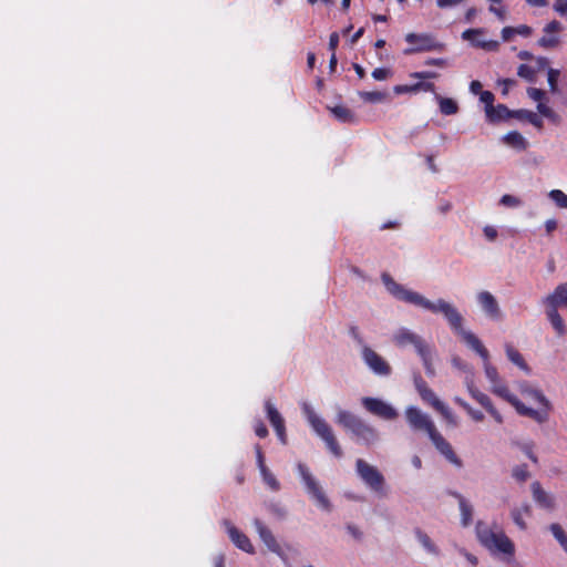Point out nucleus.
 I'll use <instances>...</instances> for the list:
<instances>
[{"mask_svg":"<svg viewBox=\"0 0 567 567\" xmlns=\"http://www.w3.org/2000/svg\"><path fill=\"white\" fill-rule=\"evenodd\" d=\"M381 280L389 293H391L395 299L421 307L433 313H442L447 320L451 329L458 334L471 349H473L483 360H487L489 358L488 350L484 347L481 340L473 332L463 329V317L453 305L444 299L431 301L419 292L404 288L388 272H383L381 275Z\"/></svg>","mask_w":567,"mask_h":567,"instance_id":"f257e3e1","label":"nucleus"},{"mask_svg":"<svg viewBox=\"0 0 567 567\" xmlns=\"http://www.w3.org/2000/svg\"><path fill=\"white\" fill-rule=\"evenodd\" d=\"M483 361L485 375L491 382V391L495 395L502 398L511 405H513L519 415L527 416L539 424L548 421L551 404L542 391L532 388L523 389L522 392L524 394H527L540 405L539 409L526 406L522 401L518 400L515 394L509 391L508 386L501 380L497 369L489 363V358Z\"/></svg>","mask_w":567,"mask_h":567,"instance_id":"f03ea898","label":"nucleus"},{"mask_svg":"<svg viewBox=\"0 0 567 567\" xmlns=\"http://www.w3.org/2000/svg\"><path fill=\"white\" fill-rule=\"evenodd\" d=\"M475 532L481 545L493 555L502 554L514 557L515 545L498 526L494 525L492 527L480 520L476 524Z\"/></svg>","mask_w":567,"mask_h":567,"instance_id":"7ed1b4c3","label":"nucleus"},{"mask_svg":"<svg viewBox=\"0 0 567 567\" xmlns=\"http://www.w3.org/2000/svg\"><path fill=\"white\" fill-rule=\"evenodd\" d=\"M336 422L342 426L344 431L350 433L351 437L358 444L369 447L379 441L377 429L349 411L340 410L337 414Z\"/></svg>","mask_w":567,"mask_h":567,"instance_id":"20e7f679","label":"nucleus"},{"mask_svg":"<svg viewBox=\"0 0 567 567\" xmlns=\"http://www.w3.org/2000/svg\"><path fill=\"white\" fill-rule=\"evenodd\" d=\"M307 420L316 434L324 442L329 452L340 458L343 455L342 449L333 433L332 427L312 410L306 409Z\"/></svg>","mask_w":567,"mask_h":567,"instance_id":"39448f33","label":"nucleus"},{"mask_svg":"<svg viewBox=\"0 0 567 567\" xmlns=\"http://www.w3.org/2000/svg\"><path fill=\"white\" fill-rule=\"evenodd\" d=\"M393 341L398 347L404 348L412 344L417 354L421 357L425 371L427 374H433V368L431 363V351L426 342L416 333L408 330L400 329L393 337Z\"/></svg>","mask_w":567,"mask_h":567,"instance_id":"423d86ee","label":"nucleus"},{"mask_svg":"<svg viewBox=\"0 0 567 567\" xmlns=\"http://www.w3.org/2000/svg\"><path fill=\"white\" fill-rule=\"evenodd\" d=\"M298 472L299 475L306 486L307 493L310 495V497L317 503V505L322 508L326 512L332 511V505L324 494L323 489L317 482V480L313 477V475L310 473L309 468L302 464H298Z\"/></svg>","mask_w":567,"mask_h":567,"instance_id":"0eeeda50","label":"nucleus"},{"mask_svg":"<svg viewBox=\"0 0 567 567\" xmlns=\"http://www.w3.org/2000/svg\"><path fill=\"white\" fill-rule=\"evenodd\" d=\"M355 467L358 475L369 488H371L375 493L383 494L385 480L377 467L370 465L362 458L357 460Z\"/></svg>","mask_w":567,"mask_h":567,"instance_id":"6e6552de","label":"nucleus"},{"mask_svg":"<svg viewBox=\"0 0 567 567\" xmlns=\"http://www.w3.org/2000/svg\"><path fill=\"white\" fill-rule=\"evenodd\" d=\"M405 41L411 44H415L412 48H408L404 50V54H413L419 52H430V51H442L444 49V44L436 41L435 38L427 33H408L405 35Z\"/></svg>","mask_w":567,"mask_h":567,"instance_id":"1a4fd4ad","label":"nucleus"},{"mask_svg":"<svg viewBox=\"0 0 567 567\" xmlns=\"http://www.w3.org/2000/svg\"><path fill=\"white\" fill-rule=\"evenodd\" d=\"M362 406L371 414L383 420H394L398 412L393 406L378 398L363 396L361 399Z\"/></svg>","mask_w":567,"mask_h":567,"instance_id":"9d476101","label":"nucleus"},{"mask_svg":"<svg viewBox=\"0 0 567 567\" xmlns=\"http://www.w3.org/2000/svg\"><path fill=\"white\" fill-rule=\"evenodd\" d=\"M405 417L413 430L424 431L427 435L436 427L430 416L415 406L405 410Z\"/></svg>","mask_w":567,"mask_h":567,"instance_id":"9b49d317","label":"nucleus"},{"mask_svg":"<svg viewBox=\"0 0 567 567\" xmlns=\"http://www.w3.org/2000/svg\"><path fill=\"white\" fill-rule=\"evenodd\" d=\"M362 359L365 364L378 375H390L391 367L390 364L374 350H372L368 346L362 347Z\"/></svg>","mask_w":567,"mask_h":567,"instance_id":"f8f14e48","label":"nucleus"},{"mask_svg":"<svg viewBox=\"0 0 567 567\" xmlns=\"http://www.w3.org/2000/svg\"><path fill=\"white\" fill-rule=\"evenodd\" d=\"M430 440L436 447V450L443 454L446 460H449L451 463L461 466L462 462L453 451V447L451 444L443 437V435L436 430H432V432L429 434Z\"/></svg>","mask_w":567,"mask_h":567,"instance_id":"ddd939ff","label":"nucleus"},{"mask_svg":"<svg viewBox=\"0 0 567 567\" xmlns=\"http://www.w3.org/2000/svg\"><path fill=\"white\" fill-rule=\"evenodd\" d=\"M468 392L471 396L480 403L487 413L491 414V416L498 423L502 424L504 422L502 414L498 412V410L494 406L492 400L489 396L483 392H481L478 389H476L473 385H468Z\"/></svg>","mask_w":567,"mask_h":567,"instance_id":"4468645a","label":"nucleus"},{"mask_svg":"<svg viewBox=\"0 0 567 567\" xmlns=\"http://www.w3.org/2000/svg\"><path fill=\"white\" fill-rule=\"evenodd\" d=\"M265 409L267 412L268 420L272 427L275 429L279 440L282 444H286L287 436H286V427H285V421L281 416V414L278 412V410L275 408V405L270 401H266Z\"/></svg>","mask_w":567,"mask_h":567,"instance_id":"2eb2a0df","label":"nucleus"},{"mask_svg":"<svg viewBox=\"0 0 567 567\" xmlns=\"http://www.w3.org/2000/svg\"><path fill=\"white\" fill-rule=\"evenodd\" d=\"M477 301L482 307L483 311L493 320H498L502 317V312L497 300L489 291H481L477 295Z\"/></svg>","mask_w":567,"mask_h":567,"instance_id":"dca6fc26","label":"nucleus"},{"mask_svg":"<svg viewBox=\"0 0 567 567\" xmlns=\"http://www.w3.org/2000/svg\"><path fill=\"white\" fill-rule=\"evenodd\" d=\"M224 525L227 528L228 536L230 540L241 550L252 554L254 553V546L250 542V539L241 533L237 527L231 525L230 522L225 520Z\"/></svg>","mask_w":567,"mask_h":567,"instance_id":"f3484780","label":"nucleus"},{"mask_svg":"<svg viewBox=\"0 0 567 567\" xmlns=\"http://www.w3.org/2000/svg\"><path fill=\"white\" fill-rule=\"evenodd\" d=\"M543 303L547 308L558 309L567 303V281L558 285L551 293L543 299Z\"/></svg>","mask_w":567,"mask_h":567,"instance_id":"a211bd4d","label":"nucleus"},{"mask_svg":"<svg viewBox=\"0 0 567 567\" xmlns=\"http://www.w3.org/2000/svg\"><path fill=\"white\" fill-rule=\"evenodd\" d=\"M254 526H255L260 539L265 543V545L268 547V549L277 553L280 549V546L277 543L271 530L258 518H256L254 520Z\"/></svg>","mask_w":567,"mask_h":567,"instance_id":"6ab92c4d","label":"nucleus"},{"mask_svg":"<svg viewBox=\"0 0 567 567\" xmlns=\"http://www.w3.org/2000/svg\"><path fill=\"white\" fill-rule=\"evenodd\" d=\"M534 501L543 508L553 509L555 506L554 498L542 487L538 481L530 485Z\"/></svg>","mask_w":567,"mask_h":567,"instance_id":"aec40b11","label":"nucleus"},{"mask_svg":"<svg viewBox=\"0 0 567 567\" xmlns=\"http://www.w3.org/2000/svg\"><path fill=\"white\" fill-rule=\"evenodd\" d=\"M395 94L434 92L435 85L432 82L420 81L414 84H399L393 87Z\"/></svg>","mask_w":567,"mask_h":567,"instance_id":"412c9836","label":"nucleus"},{"mask_svg":"<svg viewBox=\"0 0 567 567\" xmlns=\"http://www.w3.org/2000/svg\"><path fill=\"white\" fill-rule=\"evenodd\" d=\"M546 316H547V319L549 320L551 327L556 331V333L559 337L565 336L566 334V326H565V322H564L561 316L558 312V309L546 307Z\"/></svg>","mask_w":567,"mask_h":567,"instance_id":"4be33fe9","label":"nucleus"},{"mask_svg":"<svg viewBox=\"0 0 567 567\" xmlns=\"http://www.w3.org/2000/svg\"><path fill=\"white\" fill-rule=\"evenodd\" d=\"M505 352H506L507 359L512 363L517 365L520 370H523L525 372H529L530 369H529L528 364L524 360V358L520 354V352L513 344L506 343L505 344Z\"/></svg>","mask_w":567,"mask_h":567,"instance_id":"5701e85b","label":"nucleus"},{"mask_svg":"<svg viewBox=\"0 0 567 567\" xmlns=\"http://www.w3.org/2000/svg\"><path fill=\"white\" fill-rule=\"evenodd\" d=\"M512 518L515 523V525L522 529L525 530L527 528V525L524 520V516H530L532 515V507L528 504H524L520 507L514 508L511 513Z\"/></svg>","mask_w":567,"mask_h":567,"instance_id":"b1692460","label":"nucleus"},{"mask_svg":"<svg viewBox=\"0 0 567 567\" xmlns=\"http://www.w3.org/2000/svg\"><path fill=\"white\" fill-rule=\"evenodd\" d=\"M486 117L488 122L496 123L501 121H505L509 117H514V111H511L506 105L498 104L494 106V111L489 114L486 113Z\"/></svg>","mask_w":567,"mask_h":567,"instance_id":"393cba45","label":"nucleus"},{"mask_svg":"<svg viewBox=\"0 0 567 567\" xmlns=\"http://www.w3.org/2000/svg\"><path fill=\"white\" fill-rule=\"evenodd\" d=\"M514 117L518 118V120H522V121H527L528 123H530L532 125H534L538 130L543 128V120H542V117L538 114H536L535 112H533V111L524 110V109L516 110V111H514Z\"/></svg>","mask_w":567,"mask_h":567,"instance_id":"a878e982","label":"nucleus"},{"mask_svg":"<svg viewBox=\"0 0 567 567\" xmlns=\"http://www.w3.org/2000/svg\"><path fill=\"white\" fill-rule=\"evenodd\" d=\"M454 496L458 499L462 525L464 527L468 526L473 519V508L471 504L466 502V499L458 493H455Z\"/></svg>","mask_w":567,"mask_h":567,"instance_id":"bb28decb","label":"nucleus"},{"mask_svg":"<svg viewBox=\"0 0 567 567\" xmlns=\"http://www.w3.org/2000/svg\"><path fill=\"white\" fill-rule=\"evenodd\" d=\"M334 118H337L341 123H354L357 122V117L354 113L347 106L337 105L330 109Z\"/></svg>","mask_w":567,"mask_h":567,"instance_id":"cd10ccee","label":"nucleus"},{"mask_svg":"<svg viewBox=\"0 0 567 567\" xmlns=\"http://www.w3.org/2000/svg\"><path fill=\"white\" fill-rule=\"evenodd\" d=\"M414 534H415L417 540L420 542V544L424 547V549L426 551H429L430 554H433V555L440 554L437 547L434 545L432 539L421 528L416 527L414 529Z\"/></svg>","mask_w":567,"mask_h":567,"instance_id":"c85d7f7f","label":"nucleus"},{"mask_svg":"<svg viewBox=\"0 0 567 567\" xmlns=\"http://www.w3.org/2000/svg\"><path fill=\"white\" fill-rule=\"evenodd\" d=\"M504 142L508 144L509 146L516 148V150H525L527 146V142L524 138V136L518 133L517 131H513L507 133L503 137Z\"/></svg>","mask_w":567,"mask_h":567,"instance_id":"c756f323","label":"nucleus"},{"mask_svg":"<svg viewBox=\"0 0 567 567\" xmlns=\"http://www.w3.org/2000/svg\"><path fill=\"white\" fill-rule=\"evenodd\" d=\"M440 112L444 115H453L458 111L457 103L450 97H440L439 100Z\"/></svg>","mask_w":567,"mask_h":567,"instance_id":"7c9ffc66","label":"nucleus"},{"mask_svg":"<svg viewBox=\"0 0 567 567\" xmlns=\"http://www.w3.org/2000/svg\"><path fill=\"white\" fill-rule=\"evenodd\" d=\"M359 95L362 101L368 103H379L386 99V93L379 91H363Z\"/></svg>","mask_w":567,"mask_h":567,"instance_id":"2f4dec72","label":"nucleus"},{"mask_svg":"<svg viewBox=\"0 0 567 567\" xmlns=\"http://www.w3.org/2000/svg\"><path fill=\"white\" fill-rule=\"evenodd\" d=\"M512 476L519 483L526 482L530 476L527 465L522 464V465L515 466L512 471Z\"/></svg>","mask_w":567,"mask_h":567,"instance_id":"473e14b6","label":"nucleus"},{"mask_svg":"<svg viewBox=\"0 0 567 567\" xmlns=\"http://www.w3.org/2000/svg\"><path fill=\"white\" fill-rule=\"evenodd\" d=\"M264 482L275 492L279 491L280 483L276 476L267 468L260 472Z\"/></svg>","mask_w":567,"mask_h":567,"instance_id":"72a5a7b5","label":"nucleus"},{"mask_svg":"<svg viewBox=\"0 0 567 567\" xmlns=\"http://www.w3.org/2000/svg\"><path fill=\"white\" fill-rule=\"evenodd\" d=\"M548 196L553 199L556 205L560 208H567V195L560 189H553Z\"/></svg>","mask_w":567,"mask_h":567,"instance_id":"f704fd0d","label":"nucleus"},{"mask_svg":"<svg viewBox=\"0 0 567 567\" xmlns=\"http://www.w3.org/2000/svg\"><path fill=\"white\" fill-rule=\"evenodd\" d=\"M421 399L430 404L435 411L443 404L432 389L425 391V393L421 395Z\"/></svg>","mask_w":567,"mask_h":567,"instance_id":"c9c22d12","label":"nucleus"},{"mask_svg":"<svg viewBox=\"0 0 567 567\" xmlns=\"http://www.w3.org/2000/svg\"><path fill=\"white\" fill-rule=\"evenodd\" d=\"M436 411L444 417V420L450 425H452V426L457 425V419L447 405H445L443 403L442 405L439 406V409Z\"/></svg>","mask_w":567,"mask_h":567,"instance_id":"e433bc0d","label":"nucleus"},{"mask_svg":"<svg viewBox=\"0 0 567 567\" xmlns=\"http://www.w3.org/2000/svg\"><path fill=\"white\" fill-rule=\"evenodd\" d=\"M480 100L485 104V114L494 111V94L491 91H483L480 94Z\"/></svg>","mask_w":567,"mask_h":567,"instance_id":"4c0bfd02","label":"nucleus"},{"mask_svg":"<svg viewBox=\"0 0 567 567\" xmlns=\"http://www.w3.org/2000/svg\"><path fill=\"white\" fill-rule=\"evenodd\" d=\"M558 43H559L558 37L554 35V34H548V33H546L544 37H542L538 40V45L544 49H553V48L557 47Z\"/></svg>","mask_w":567,"mask_h":567,"instance_id":"58836bf2","label":"nucleus"},{"mask_svg":"<svg viewBox=\"0 0 567 567\" xmlns=\"http://www.w3.org/2000/svg\"><path fill=\"white\" fill-rule=\"evenodd\" d=\"M517 75L533 82L535 80L536 70L527 64H520L517 69Z\"/></svg>","mask_w":567,"mask_h":567,"instance_id":"ea45409f","label":"nucleus"},{"mask_svg":"<svg viewBox=\"0 0 567 567\" xmlns=\"http://www.w3.org/2000/svg\"><path fill=\"white\" fill-rule=\"evenodd\" d=\"M537 111L539 112L540 115L551 120V121H556L558 115L546 104L539 102L537 104Z\"/></svg>","mask_w":567,"mask_h":567,"instance_id":"a19ab883","label":"nucleus"},{"mask_svg":"<svg viewBox=\"0 0 567 567\" xmlns=\"http://www.w3.org/2000/svg\"><path fill=\"white\" fill-rule=\"evenodd\" d=\"M371 75L375 81H384L392 75V72L388 68H377Z\"/></svg>","mask_w":567,"mask_h":567,"instance_id":"79ce46f5","label":"nucleus"},{"mask_svg":"<svg viewBox=\"0 0 567 567\" xmlns=\"http://www.w3.org/2000/svg\"><path fill=\"white\" fill-rule=\"evenodd\" d=\"M549 529L554 537L557 539V542L560 544L565 538H567V535L565 534L561 526L557 523H554L549 526Z\"/></svg>","mask_w":567,"mask_h":567,"instance_id":"37998d69","label":"nucleus"},{"mask_svg":"<svg viewBox=\"0 0 567 567\" xmlns=\"http://www.w3.org/2000/svg\"><path fill=\"white\" fill-rule=\"evenodd\" d=\"M499 203L504 206H507V207H517L520 205V199L513 196V195H509V194H505L502 196Z\"/></svg>","mask_w":567,"mask_h":567,"instance_id":"c03bdc74","label":"nucleus"},{"mask_svg":"<svg viewBox=\"0 0 567 567\" xmlns=\"http://www.w3.org/2000/svg\"><path fill=\"white\" fill-rule=\"evenodd\" d=\"M558 78H559V71L558 70H555V69H549L548 70V84H549V87H550V91L551 92H556L557 91V82H558Z\"/></svg>","mask_w":567,"mask_h":567,"instance_id":"a18cd8bd","label":"nucleus"},{"mask_svg":"<svg viewBox=\"0 0 567 567\" xmlns=\"http://www.w3.org/2000/svg\"><path fill=\"white\" fill-rule=\"evenodd\" d=\"M437 76H439V74L433 71H420V72L410 73V78L417 79V80L436 79Z\"/></svg>","mask_w":567,"mask_h":567,"instance_id":"49530a36","label":"nucleus"},{"mask_svg":"<svg viewBox=\"0 0 567 567\" xmlns=\"http://www.w3.org/2000/svg\"><path fill=\"white\" fill-rule=\"evenodd\" d=\"M254 431L260 439H265L268 435V429L261 420L255 421Z\"/></svg>","mask_w":567,"mask_h":567,"instance_id":"de8ad7c7","label":"nucleus"},{"mask_svg":"<svg viewBox=\"0 0 567 567\" xmlns=\"http://www.w3.org/2000/svg\"><path fill=\"white\" fill-rule=\"evenodd\" d=\"M522 451L526 454V456L535 464L538 463V458L533 452L534 444L533 443H525L520 446Z\"/></svg>","mask_w":567,"mask_h":567,"instance_id":"09e8293b","label":"nucleus"},{"mask_svg":"<svg viewBox=\"0 0 567 567\" xmlns=\"http://www.w3.org/2000/svg\"><path fill=\"white\" fill-rule=\"evenodd\" d=\"M563 30V25L559 21L553 20L549 23L546 24L544 28V32L548 34L557 33Z\"/></svg>","mask_w":567,"mask_h":567,"instance_id":"8fccbe9b","label":"nucleus"},{"mask_svg":"<svg viewBox=\"0 0 567 567\" xmlns=\"http://www.w3.org/2000/svg\"><path fill=\"white\" fill-rule=\"evenodd\" d=\"M255 452H256V458H257V464H258L259 471L261 472L264 470H267L268 467L265 464L264 453H262L261 446L259 444L255 445Z\"/></svg>","mask_w":567,"mask_h":567,"instance_id":"3c124183","label":"nucleus"},{"mask_svg":"<svg viewBox=\"0 0 567 567\" xmlns=\"http://www.w3.org/2000/svg\"><path fill=\"white\" fill-rule=\"evenodd\" d=\"M414 385L420 396L430 390L427 383L420 375L414 379Z\"/></svg>","mask_w":567,"mask_h":567,"instance_id":"603ef678","label":"nucleus"},{"mask_svg":"<svg viewBox=\"0 0 567 567\" xmlns=\"http://www.w3.org/2000/svg\"><path fill=\"white\" fill-rule=\"evenodd\" d=\"M527 94L532 100L537 102H542V100L545 97V92L536 87H529L527 90Z\"/></svg>","mask_w":567,"mask_h":567,"instance_id":"864d4df0","label":"nucleus"},{"mask_svg":"<svg viewBox=\"0 0 567 567\" xmlns=\"http://www.w3.org/2000/svg\"><path fill=\"white\" fill-rule=\"evenodd\" d=\"M553 8L559 16H567V0H556Z\"/></svg>","mask_w":567,"mask_h":567,"instance_id":"5fc2aeb1","label":"nucleus"},{"mask_svg":"<svg viewBox=\"0 0 567 567\" xmlns=\"http://www.w3.org/2000/svg\"><path fill=\"white\" fill-rule=\"evenodd\" d=\"M498 84L503 86L502 94L506 95L509 89L516 85V81L513 79H502L498 80Z\"/></svg>","mask_w":567,"mask_h":567,"instance_id":"6e6d98bb","label":"nucleus"},{"mask_svg":"<svg viewBox=\"0 0 567 567\" xmlns=\"http://www.w3.org/2000/svg\"><path fill=\"white\" fill-rule=\"evenodd\" d=\"M466 413L475 421V422H482L484 420L483 412L473 409L471 405L466 410Z\"/></svg>","mask_w":567,"mask_h":567,"instance_id":"4d7b16f0","label":"nucleus"},{"mask_svg":"<svg viewBox=\"0 0 567 567\" xmlns=\"http://www.w3.org/2000/svg\"><path fill=\"white\" fill-rule=\"evenodd\" d=\"M532 28L526 24H520L518 27H514L515 34H519L523 37H529L532 34Z\"/></svg>","mask_w":567,"mask_h":567,"instance_id":"13d9d810","label":"nucleus"},{"mask_svg":"<svg viewBox=\"0 0 567 567\" xmlns=\"http://www.w3.org/2000/svg\"><path fill=\"white\" fill-rule=\"evenodd\" d=\"M339 45V34L337 32H332L329 37V50L332 51V53H336V49Z\"/></svg>","mask_w":567,"mask_h":567,"instance_id":"bf43d9fd","label":"nucleus"},{"mask_svg":"<svg viewBox=\"0 0 567 567\" xmlns=\"http://www.w3.org/2000/svg\"><path fill=\"white\" fill-rule=\"evenodd\" d=\"M483 31L481 29H467L462 33V38L464 40H473L475 35L482 34Z\"/></svg>","mask_w":567,"mask_h":567,"instance_id":"052dcab7","label":"nucleus"},{"mask_svg":"<svg viewBox=\"0 0 567 567\" xmlns=\"http://www.w3.org/2000/svg\"><path fill=\"white\" fill-rule=\"evenodd\" d=\"M484 235L485 237L489 240V241H493L496 239L497 237V230L493 227V226H485L484 229Z\"/></svg>","mask_w":567,"mask_h":567,"instance_id":"680f3d73","label":"nucleus"},{"mask_svg":"<svg viewBox=\"0 0 567 567\" xmlns=\"http://www.w3.org/2000/svg\"><path fill=\"white\" fill-rule=\"evenodd\" d=\"M425 65L445 66L446 62L444 59L430 58L424 62Z\"/></svg>","mask_w":567,"mask_h":567,"instance_id":"e2e57ef3","label":"nucleus"},{"mask_svg":"<svg viewBox=\"0 0 567 567\" xmlns=\"http://www.w3.org/2000/svg\"><path fill=\"white\" fill-rule=\"evenodd\" d=\"M514 34H515L514 27H505L502 30V38L504 41H509Z\"/></svg>","mask_w":567,"mask_h":567,"instance_id":"0e129e2a","label":"nucleus"},{"mask_svg":"<svg viewBox=\"0 0 567 567\" xmlns=\"http://www.w3.org/2000/svg\"><path fill=\"white\" fill-rule=\"evenodd\" d=\"M347 529L355 539H361L362 533L357 526L348 524Z\"/></svg>","mask_w":567,"mask_h":567,"instance_id":"69168bd1","label":"nucleus"},{"mask_svg":"<svg viewBox=\"0 0 567 567\" xmlns=\"http://www.w3.org/2000/svg\"><path fill=\"white\" fill-rule=\"evenodd\" d=\"M350 334L359 344H363V339H362V337L359 333L358 327L352 326L350 328Z\"/></svg>","mask_w":567,"mask_h":567,"instance_id":"338daca9","label":"nucleus"},{"mask_svg":"<svg viewBox=\"0 0 567 567\" xmlns=\"http://www.w3.org/2000/svg\"><path fill=\"white\" fill-rule=\"evenodd\" d=\"M470 90L474 94H481L482 91V83L477 80H474L470 84Z\"/></svg>","mask_w":567,"mask_h":567,"instance_id":"774afa93","label":"nucleus"}]
</instances>
